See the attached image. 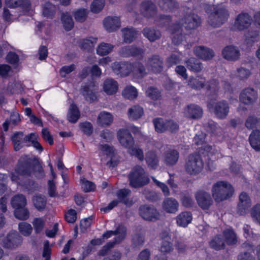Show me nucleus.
Instances as JSON below:
<instances>
[{"label":"nucleus","mask_w":260,"mask_h":260,"mask_svg":"<svg viewBox=\"0 0 260 260\" xmlns=\"http://www.w3.org/2000/svg\"><path fill=\"white\" fill-rule=\"evenodd\" d=\"M32 170L37 177L41 178L44 176L42 167L37 158H31L27 155L22 156L16 168V172L24 176H29Z\"/></svg>","instance_id":"obj_1"},{"label":"nucleus","mask_w":260,"mask_h":260,"mask_svg":"<svg viewBox=\"0 0 260 260\" xmlns=\"http://www.w3.org/2000/svg\"><path fill=\"white\" fill-rule=\"evenodd\" d=\"M202 151L201 149L191 153L185 158L184 169L187 174L196 176L203 170L204 162L201 155Z\"/></svg>","instance_id":"obj_2"},{"label":"nucleus","mask_w":260,"mask_h":260,"mask_svg":"<svg viewBox=\"0 0 260 260\" xmlns=\"http://www.w3.org/2000/svg\"><path fill=\"white\" fill-rule=\"evenodd\" d=\"M207 11L210 13L209 23L214 27H217L223 24L229 16V11L224 6H209Z\"/></svg>","instance_id":"obj_3"},{"label":"nucleus","mask_w":260,"mask_h":260,"mask_svg":"<svg viewBox=\"0 0 260 260\" xmlns=\"http://www.w3.org/2000/svg\"><path fill=\"white\" fill-rule=\"evenodd\" d=\"M234 192L232 185L226 181H219L213 185L212 196L215 201L220 202L231 198Z\"/></svg>","instance_id":"obj_4"},{"label":"nucleus","mask_w":260,"mask_h":260,"mask_svg":"<svg viewBox=\"0 0 260 260\" xmlns=\"http://www.w3.org/2000/svg\"><path fill=\"white\" fill-rule=\"evenodd\" d=\"M127 177L129 185L135 188L145 185L150 181L144 169L140 165L134 167Z\"/></svg>","instance_id":"obj_5"},{"label":"nucleus","mask_w":260,"mask_h":260,"mask_svg":"<svg viewBox=\"0 0 260 260\" xmlns=\"http://www.w3.org/2000/svg\"><path fill=\"white\" fill-rule=\"evenodd\" d=\"M179 23L186 29L190 30L198 27L201 23V20L199 16L193 13L192 10L185 8Z\"/></svg>","instance_id":"obj_6"},{"label":"nucleus","mask_w":260,"mask_h":260,"mask_svg":"<svg viewBox=\"0 0 260 260\" xmlns=\"http://www.w3.org/2000/svg\"><path fill=\"white\" fill-rule=\"evenodd\" d=\"M208 108L212 110L217 118L222 119L225 118L229 112V105L227 101L222 100L218 102L211 100L207 104Z\"/></svg>","instance_id":"obj_7"},{"label":"nucleus","mask_w":260,"mask_h":260,"mask_svg":"<svg viewBox=\"0 0 260 260\" xmlns=\"http://www.w3.org/2000/svg\"><path fill=\"white\" fill-rule=\"evenodd\" d=\"M22 239L17 232H11L6 237H0V244L5 248L14 249L21 244Z\"/></svg>","instance_id":"obj_8"},{"label":"nucleus","mask_w":260,"mask_h":260,"mask_svg":"<svg viewBox=\"0 0 260 260\" xmlns=\"http://www.w3.org/2000/svg\"><path fill=\"white\" fill-rule=\"evenodd\" d=\"M139 215L145 220L155 221L159 219L160 214L152 205H143L139 208Z\"/></svg>","instance_id":"obj_9"},{"label":"nucleus","mask_w":260,"mask_h":260,"mask_svg":"<svg viewBox=\"0 0 260 260\" xmlns=\"http://www.w3.org/2000/svg\"><path fill=\"white\" fill-rule=\"evenodd\" d=\"M158 11L155 3L151 0H144L140 5V12L146 18L154 17Z\"/></svg>","instance_id":"obj_10"},{"label":"nucleus","mask_w":260,"mask_h":260,"mask_svg":"<svg viewBox=\"0 0 260 260\" xmlns=\"http://www.w3.org/2000/svg\"><path fill=\"white\" fill-rule=\"evenodd\" d=\"M195 198L198 205L204 210L208 209L213 203L210 194L202 189L196 192Z\"/></svg>","instance_id":"obj_11"},{"label":"nucleus","mask_w":260,"mask_h":260,"mask_svg":"<svg viewBox=\"0 0 260 260\" xmlns=\"http://www.w3.org/2000/svg\"><path fill=\"white\" fill-rule=\"evenodd\" d=\"M252 22V17L248 13L242 12L236 17L234 27L239 30H244L250 26Z\"/></svg>","instance_id":"obj_12"},{"label":"nucleus","mask_w":260,"mask_h":260,"mask_svg":"<svg viewBox=\"0 0 260 260\" xmlns=\"http://www.w3.org/2000/svg\"><path fill=\"white\" fill-rule=\"evenodd\" d=\"M117 139L122 146L129 150L134 145V138L127 129H121L117 132Z\"/></svg>","instance_id":"obj_13"},{"label":"nucleus","mask_w":260,"mask_h":260,"mask_svg":"<svg viewBox=\"0 0 260 260\" xmlns=\"http://www.w3.org/2000/svg\"><path fill=\"white\" fill-rule=\"evenodd\" d=\"M251 205L250 198L248 194L241 192L239 196V202L237 205V213L240 215H244L248 213Z\"/></svg>","instance_id":"obj_14"},{"label":"nucleus","mask_w":260,"mask_h":260,"mask_svg":"<svg viewBox=\"0 0 260 260\" xmlns=\"http://www.w3.org/2000/svg\"><path fill=\"white\" fill-rule=\"evenodd\" d=\"M120 54L125 57L133 56L140 59L143 58L144 51L142 48L135 46H127L122 47L119 51Z\"/></svg>","instance_id":"obj_15"},{"label":"nucleus","mask_w":260,"mask_h":260,"mask_svg":"<svg viewBox=\"0 0 260 260\" xmlns=\"http://www.w3.org/2000/svg\"><path fill=\"white\" fill-rule=\"evenodd\" d=\"M257 97V91L253 88L248 87L241 91L240 100L245 105H252L255 102Z\"/></svg>","instance_id":"obj_16"},{"label":"nucleus","mask_w":260,"mask_h":260,"mask_svg":"<svg viewBox=\"0 0 260 260\" xmlns=\"http://www.w3.org/2000/svg\"><path fill=\"white\" fill-rule=\"evenodd\" d=\"M97 87V85L94 82H90L83 86L82 94L86 101L92 103L96 100L95 92Z\"/></svg>","instance_id":"obj_17"},{"label":"nucleus","mask_w":260,"mask_h":260,"mask_svg":"<svg viewBox=\"0 0 260 260\" xmlns=\"http://www.w3.org/2000/svg\"><path fill=\"white\" fill-rule=\"evenodd\" d=\"M147 67L155 73L161 72L164 68L162 59L157 55H153L148 58Z\"/></svg>","instance_id":"obj_18"},{"label":"nucleus","mask_w":260,"mask_h":260,"mask_svg":"<svg viewBox=\"0 0 260 260\" xmlns=\"http://www.w3.org/2000/svg\"><path fill=\"white\" fill-rule=\"evenodd\" d=\"M223 57L229 61L238 60L240 57V51L238 47L233 45L225 47L222 51Z\"/></svg>","instance_id":"obj_19"},{"label":"nucleus","mask_w":260,"mask_h":260,"mask_svg":"<svg viewBox=\"0 0 260 260\" xmlns=\"http://www.w3.org/2000/svg\"><path fill=\"white\" fill-rule=\"evenodd\" d=\"M112 69L114 73L121 77L128 76L132 72L133 65L127 62H114L112 64Z\"/></svg>","instance_id":"obj_20"},{"label":"nucleus","mask_w":260,"mask_h":260,"mask_svg":"<svg viewBox=\"0 0 260 260\" xmlns=\"http://www.w3.org/2000/svg\"><path fill=\"white\" fill-rule=\"evenodd\" d=\"M126 234V228L123 225H119L115 231H109L105 233L103 235L102 239L104 240L105 238L108 239L113 235H117L112 242H115L116 244L122 241L125 238Z\"/></svg>","instance_id":"obj_21"},{"label":"nucleus","mask_w":260,"mask_h":260,"mask_svg":"<svg viewBox=\"0 0 260 260\" xmlns=\"http://www.w3.org/2000/svg\"><path fill=\"white\" fill-rule=\"evenodd\" d=\"M193 50L196 56L203 60H211L214 56V52L212 49L204 46H196Z\"/></svg>","instance_id":"obj_22"},{"label":"nucleus","mask_w":260,"mask_h":260,"mask_svg":"<svg viewBox=\"0 0 260 260\" xmlns=\"http://www.w3.org/2000/svg\"><path fill=\"white\" fill-rule=\"evenodd\" d=\"M179 158L178 151L174 149H170L164 153L162 160L167 166L172 167L177 163Z\"/></svg>","instance_id":"obj_23"},{"label":"nucleus","mask_w":260,"mask_h":260,"mask_svg":"<svg viewBox=\"0 0 260 260\" xmlns=\"http://www.w3.org/2000/svg\"><path fill=\"white\" fill-rule=\"evenodd\" d=\"M162 208L166 212L174 214L178 210L179 203L173 198H167L162 203Z\"/></svg>","instance_id":"obj_24"},{"label":"nucleus","mask_w":260,"mask_h":260,"mask_svg":"<svg viewBox=\"0 0 260 260\" xmlns=\"http://www.w3.org/2000/svg\"><path fill=\"white\" fill-rule=\"evenodd\" d=\"M103 23L105 29L109 32L115 31L120 26V19L116 16L106 17L104 19Z\"/></svg>","instance_id":"obj_25"},{"label":"nucleus","mask_w":260,"mask_h":260,"mask_svg":"<svg viewBox=\"0 0 260 260\" xmlns=\"http://www.w3.org/2000/svg\"><path fill=\"white\" fill-rule=\"evenodd\" d=\"M158 5L162 10L172 12L179 8V4L175 0H159Z\"/></svg>","instance_id":"obj_26"},{"label":"nucleus","mask_w":260,"mask_h":260,"mask_svg":"<svg viewBox=\"0 0 260 260\" xmlns=\"http://www.w3.org/2000/svg\"><path fill=\"white\" fill-rule=\"evenodd\" d=\"M186 68L189 71L199 73L202 70L203 67L201 62L196 58L190 57L185 61Z\"/></svg>","instance_id":"obj_27"},{"label":"nucleus","mask_w":260,"mask_h":260,"mask_svg":"<svg viewBox=\"0 0 260 260\" xmlns=\"http://www.w3.org/2000/svg\"><path fill=\"white\" fill-rule=\"evenodd\" d=\"M131 193V191L128 189H121L117 191L116 194L118 198V200L119 202L123 203L124 205L128 207L132 206L133 202L132 200L127 198Z\"/></svg>","instance_id":"obj_28"},{"label":"nucleus","mask_w":260,"mask_h":260,"mask_svg":"<svg viewBox=\"0 0 260 260\" xmlns=\"http://www.w3.org/2000/svg\"><path fill=\"white\" fill-rule=\"evenodd\" d=\"M185 111L187 116L192 119L200 118L203 115V110L202 108L194 104H191L188 106Z\"/></svg>","instance_id":"obj_29"},{"label":"nucleus","mask_w":260,"mask_h":260,"mask_svg":"<svg viewBox=\"0 0 260 260\" xmlns=\"http://www.w3.org/2000/svg\"><path fill=\"white\" fill-rule=\"evenodd\" d=\"M145 242L144 234L141 230H136L132 237V245L135 248H140Z\"/></svg>","instance_id":"obj_30"},{"label":"nucleus","mask_w":260,"mask_h":260,"mask_svg":"<svg viewBox=\"0 0 260 260\" xmlns=\"http://www.w3.org/2000/svg\"><path fill=\"white\" fill-rule=\"evenodd\" d=\"M259 40V33L256 30L249 29L245 34L244 43L247 46H252Z\"/></svg>","instance_id":"obj_31"},{"label":"nucleus","mask_w":260,"mask_h":260,"mask_svg":"<svg viewBox=\"0 0 260 260\" xmlns=\"http://www.w3.org/2000/svg\"><path fill=\"white\" fill-rule=\"evenodd\" d=\"M113 121V116L109 112L103 111L100 113L97 118V123L100 126H108Z\"/></svg>","instance_id":"obj_32"},{"label":"nucleus","mask_w":260,"mask_h":260,"mask_svg":"<svg viewBox=\"0 0 260 260\" xmlns=\"http://www.w3.org/2000/svg\"><path fill=\"white\" fill-rule=\"evenodd\" d=\"M249 141L253 149L260 151V130L252 131L249 137Z\"/></svg>","instance_id":"obj_33"},{"label":"nucleus","mask_w":260,"mask_h":260,"mask_svg":"<svg viewBox=\"0 0 260 260\" xmlns=\"http://www.w3.org/2000/svg\"><path fill=\"white\" fill-rule=\"evenodd\" d=\"M117 82L113 79H107L104 83V90L108 94H113L118 90Z\"/></svg>","instance_id":"obj_34"},{"label":"nucleus","mask_w":260,"mask_h":260,"mask_svg":"<svg viewBox=\"0 0 260 260\" xmlns=\"http://www.w3.org/2000/svg\"><path fill=\"white\" fill-rule=\"evenodd\" d=\"M143 34L150 42H154L159 39L161 36L159 30H156L150 27L144 28Z\"/></svg>","instance_id":"obj_35"},{"label":"nucleus","mask_w":260,"mask_h":260,"mask_svg":"<svg viewBox=\"0 0 260 260\" xmlns=\"http://www.w3.org/2000/svg\"><path fill=\"white\" fill-rule=\"evenodd\" d=\"M80 116V113L76 105L71 104L69 109L67 119L69 122L75 123L78 121Z\"/></svg>","instance_id":"obj_36"},{"label":"nucleus","mask_w":260,"mask_h":260,"mask_svg":"<svg viewBox=\"0 0 260 260\" xmlns=\"http://www.w3.org/2000/svg\"><path fill=\"white\" fill-rule=\"evenodd\" d=\"M192 220V215L189 212H183L176 217L177 223L179 226L185 227Z\"/></svg>","instance_id":"obj_37"},{"label":"nucleus","mask_w":260,"mask_h":260,"mask_svg":"<svg viewBox=\"0 0 260 260\" xmlns=\"http://www.w3.org/2000/svg\"><path fill=\"white\" fill-rule=\"evenodd\" d=\"M148 167L156 169L158 166L159 159L155 152L150 151L146 154L145 158Z\"/></svg>","instance_id":"obj_38"},{"label":"nucleus","mask_w":260,"mask_h":260,"mask_svg":"<svg viewBox=\"0 0 260 260\" xmlns=\"http://www.w3.org/2000/svg\"><path fill=\"white\" fill-rule=\"evenodd\" d=\"M128 118L132 120L140 118L144 114L143 109L139 105H135L128 110Z\"/></svg>","instance_id":"obj_39"},{"label":"nucleus","mask_w":260,"mask_h":260,"mask_svg":"<svg viewBox=\"0 0 260 260\" xmlns=\"http://www.w3.org/2000/svg\"><path fill=\"white\" fill-rule=\"evenodd\" d=\"M11 203L12 207L16 210L25 206L26 204V199L24 195L18 194L12 198Z\"/></svg>","instance_id":"obj_40"},{"label":"nucleus","mask_w":260,"mask_h":260,"mask_svg":"<svg viewBox=\"0 0 260 260\" xmlns=\"http://www.w3.org/2000/svg\"><path fill=\"white\" fill-rule=\"evenodd\" d=\"M61 21L63 27L66 31L71 30L73 28L74 23L72 16L68 12L61 13Z\"/></svg>","instance_id":"obj_41"},{"label":"nucleus","mask_w":260,"mask_h":260,"mask_svg":"<svg viewBox=\"0 0 260 260\" xmlns=\"http://www.w3.org/2000/svg\"><path fill=\"white\" fill-rule=\"evenodd\" d=\"M210 246L216 250H219L225 248V240L221 235H216L210 242Z\"/></svg>","instance_id":"obj_42"},{"label":"nucleus","mask_w":260,"mask_h":260,"mask_svg":"<svg viewBox=\"0 0 260 260\" xmlns=\"http://www.w3.org/2000/svg\"><path fill=\"white\" fill-rule=\"evenodd\" d=\"M205 79L204 78L197 76L190 78L188 82V85L191 88L200 89L205 86Z\"/></svg>","instance_id":"obj_43"},{"label":"nucleus","mask_w":260,"mask_h":260,"mask_svg":"<svg viewBox=\"0 0 260 260\" xmlns=\"http://www.w3.org/2000/svg\"><path fill=\"white\" fill-rule=\"evenodd\" d=\"M32 202L36 209L41 211L45 209L47 200L44 196L36 194L32 198Z\"/></svg>","instance_id":"obj_44"},{"label":"nucleus","mask_w":260,"mask_h":260,"mask_svg":"<svg viewBox=\"0 0 260 260\" xmlns=\"http://www.w3.org/2000/svg\"><path fill=\"white\" fill-rule=\"evenodd\" d=\"M123 33L124 42L131 43L137 37V32L133 28H125L122 30Z\"/></svg>","instance_id":"obj_45"},{"label":"nucleus","mask_w":260,"mask_h":260,"mask_svg":"<svg viewBox=\"0 0 260 260\" xmlns=\"http://www.w3.org/2000/svg\"><path fill=\"white\" fill-rule=\"evenodd\" d=\"M223 233L228 245H233L237 243V236L235 233L232 230H225L224 231Z\"/></svg>","instance_id":"obj_46"},{"label":"nucleus","mask_w":260,"mask_h":260,"mask_svg":"<svg viewBox=\"0 0 260 260\" xmlns=\"http://www.w3.org/2000/svg\"><path fill=\"white\" fill-rule=\"evenodd\" d=\"M155 129L158 133H164L167 131V120L161 118H155L153 120Z\"/></svg>","instance_id":"obj_47"},{"label":"nucleus","mask_w":260,"mask_h":260,"mask_svg":"<svg viewBox=\"0 0 260 260\" xmlns=\"http://www.w3.org/2000/svg\"><path fill=\"white\" fill-rule=\"evenodd\" d=\"M245 125L250 129L259 127L260 119L255 116H249L247 118Z\"/></svg>","instance_id":"obj_48"},{"label":"nucleus","mask_w":260,"mask_h":260,"mask_svg":"<svg viewBox=\"0 0 260 260\" xmlns=\"http://www.w3.org/2000/svg\"><path fill=\"white\" fill-rule=\"evenodd\" d=\"M123 96L127 99L133 100L138 95V92L135 87L132 86H127L122 92Z\"/></svg>","instance_id":"obj_49"},{"label":"nucleus","mask_w":260,"mask_h":260,"mask_svg":"<svg viewBox=\"0 0 260 260\" xmlns=\"http://www.w3.org/2000/svg\"><path fill=\"white\" fill-rule=\"evenodd\" d=\"M99 149L105 155L112 157L115 153V149L108 144H100Z\"/></svg>","instance_id":"obj_50"},{"label":"nucleus","mask_w":260,"mask_h":260,"mask_svg":"<svg viewBox=\"0 0 260 260\" xmlns=\"http://www.w3.org/2000/svg\"><path fill=\"white\" fill-rule=\"evenodd\" d=\"M114 46L108 43H101L96 49L97 53L104 56L109 53L112 50Z\"/></svg>","instance_id":"obj_51"},{"label":"nucleus","mask_w":260,"mask_h":260,"mask_svg":"<svg viewBox=\"0 0 260 260\" xmlns=\"http://www.w3.org/2000/svg\"><path fill=\"white\" fill-rule=\"evenodd\" d=\"M24 136L23 132H16L12 137L11 140L14 144V149L18 151L21 148V141Z\"/></svg>","instance_id":"obj_52"},{"label":"nucleus","mask_w":260,"mask_h":260,"mask_svg":"<svg viewBox=\"0 0 260 260\" xmlns=\"http://www.w3.org/2000/svg\"><path fill=\"white\" fill-rule=\"evenodd\" d=\"M88 13V11L85 9H79L76 10L74 13L75 20L81 23L84 22L86 19Z\"/></svg>","instance_id":"obj_53"},{"label":"nucleus","mask_w":260,"mask_h":260,"mask_svg":"<svg viewBox=\"0 0 260 260\" xmlns=\"http://www.w3.org/2000/svg\"><path fill=\"white\" fill-rule=\"evenodd\" d=\"M174 249L173 244L168 240H162L159 247V251L164 254H168Z\"/></svg>","instance_id":"obj_54"},{"label":"nucleus","mask_w":260,"mask_h":260,"mask_svg":"<svg viewBox=\"0 0 260 260\" xmlns=\"http://www.w3.org/2000/svg\"><path fill=\"white\" fill-rule=\"evenodd\" d=\"M181 201L182 205L186 208H190L193 206L194 201L190 194L188 192H183L181 194Z\"/></svg>","instance_id":"obj_55"},{"label":"nucleus","mask_w":260,"mask_h":260,"mask_svg":"<svg viewBox=\"0 0 260 260\" xmlns=\"http://www.w3.org/2000/svg\"><path fill=\"white\" fill-rule=\"evenodd\" d=\"M14 215L16 218L20 220H26L29 218V212L27 208H20L15 210Z\"/></svg>","instance_id":"obj_56"},{"label":"nucleus","mask_w":260,"mask_h":260,"mask_svg":"<svg viewBox=\"0 0 260 260\" xmlns=\"http://www.w3.org/2000/svg\"><path fill=\"white\" fill-rule=\"evenodd\" d=\"M46 220L43 218H35L32 222L35 232L37 234L41 233L44 227Z\"/></svg>","instance_id":"obj_57"},{"label":"nucleus","mask_w":260,"mask_h":260,"mask_svg":"<svg viewBox=\"0 0 260 260\" xmlns=\"http://www.w3.org/2000/svg\"><path fill=\"white\" fill-rule=\"evenodd\" d=\"M146 94L147 96L154 101L159 100L161 97L160 92L159 90L152 86L149 87L147 89Z\"/></svg>","instance_id":"obj_58"},{"label":"nucleus","mask_w":260,"mask_h":260,"mask_svg":"<svg viewBox=\"0 0 260 260\" xmlns=\"http://www.w3.org/2000/svg\"><path fill=\"white\" fill-rule=\"evenodd\" d=\"M18 228L19 232L25 236H29L32 231L31 225L29 223L25 222L19 223Z\"/></svg>","instance_id":"obj_59"},{"label":"nucleus","mask_w":260,"mask_h":260,"mask_svg":"<svg viewBox=\"0 0 260 260\" xmlns=\"http://www.w3.org/2000/svg\"><path fill=\"white\" fill-rule=\"evenodd\" d=\"M104 6V0H94L91 4V11L94 13H99L103 9Z\"/></svg>","instance_id":"obj_60"},{"label":"nucleus","mask_w":260,"mask_h":260,"mask_svg":"<svg viewBox=\"0 0 260 260\" xmlns=\"http://www.w3.org/2000/svg\"><path fill=\"white\" fill-rule=\"evenodd\" d=\"M93 40L90 39H84L80 42V47L81 49L87 51L90 50L93 47L94 43H95L96 39L92 38Z\"/></svg>","instance_id":"obj_61"},{"label":"nucleus","mask_w":260,"mask_h":260,"mask_svg":"<svg viewBox=\"0 0 260 260\" xmlns=\"http://www.w3.org/2000/svg\"><path fill=\"white\" fill-rule=\"evenodd\" d=\"M171 20V17L170 15H159L155 19L156 23L159 26H162L170 22Z\"/></svg>","instance_id":"obj_62"},{"label":"nucleus","mask_w":260,"mask_h":260,"mask_svg":"<svg viewBox=\"0 0 260 260\" xmlns=\"http://www.w3.org/2000/svg\"><path fill=\"white\" fill-rule=\"evenodd\" d=\"M175 27H177L178 29L177 31L173 34L172 39V43L175 45H178L182 43L183 36L181 34V30H180V28L178 27V26H176Z\"/></svg>","instance_id":"obj_63"},{"label":"nucleus","mask_w":260,"mask_h":260,"mask_svg":"<svg viewBox=\"0 0 260 260\" xmlns=\"http://www.w3.org/2000/svg\"><path fill=\"white\" fill-rule=\"evenodd\" d=\"M237 76L241 80L247 79L250 75V71L248 69L240 67L236 71Z\"/></svg>","instance_id":"obj_64"}]
</instances>
